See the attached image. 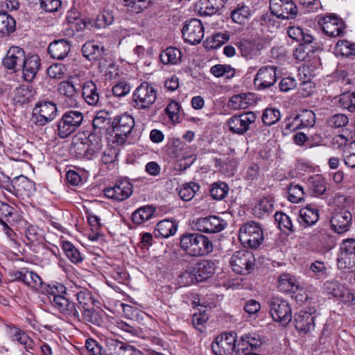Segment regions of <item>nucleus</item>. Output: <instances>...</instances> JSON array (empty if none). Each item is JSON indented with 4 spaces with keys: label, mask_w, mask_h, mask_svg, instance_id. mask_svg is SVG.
Listing matches in <instances>:
<instances>
[{
    "label": "nucleus",
    "mask_w": 355,
    "mask_h": 355,
    "mask_svg": "<svg viewBox=\"0 0 355 355\" xmlns=\"http://www.w3.org/2000/svg\"><path fill=\"white\" fill-rule=\"evenodd\" d=\"M25 58V52L21 48L11 46L3 60V65L8 69L14 70L15 72L19 71Z\"/></svg>",
    "instance_id": "obj_15"
},
{
    "label": "nucleus",
    "mask_w": 355,
    "mask_h": 355,
    "mask_svg": "<svg viewBox=\"0 0 355 355\" xmlns=\"http://www.w3.org/2000/svg\"><path fill=\"white\" fill-rule=\"evenodd\" d=\"M135 126L134 118L128 114L116 116L112 121L113 131L115 134L114 141L118 145H122L131 133Z\"/></svg>",
    "instance_id": "obj_5"
},
{
    "label": "nucleus",
    "mask_w": 355,
    "mask_h": 355,
    "mask_svg": "<svg viewBox=\"0 0 355 355\" xmlns=\"http://www.w3.org/2000/svg\"><path fill=\"white\" fill-rule=\"evenodd\" d=\"M337 56L354 58L355 57V43L348 40H339L334 48Z\"/></svg>",
    "instance_id": "obj_31"
},
{
    "label": "nucleus",
    "mask_w": 355,
    "mask_h": 355,
    "mask_svg": "<svg viewBox=\"0 0 355 355\" xmlns=\"http://www.w3.org/2000/svg\"><path fill=\"white\" fill-rule=\"evenodd\" d=\"M348 153L345 157V163L347 166L354 168L355 167V141L350 144Z\"/></svg>",
    "instance_id": "obj_64"
},
{
    "label": "nucleus",
    "mask_w": 355,
    "mask_h": 355,
    "mask_svg": "<svg viewBox=\"0 0 355 355\" xmlns=\"http://www.w3.org/2000/svg\"><path fill=\"white\" fill-rule=\"evenodd\" d=\"M314 319L315 316L311 313L300 311L294 316L295 327L300 332L309 333L315 328Z\"/></svg>",
    "instance_id": "obj_21"
},
{
    "label": "nucleus",
    "mask_w": 355,
    "mask_h": 355,
    "mask_svg": "<svg viewBox=\"0 0 355 355\" xmlns=\"http://www.w3.org/2000/svg\"><path fill=\"white\" fill-rule=\"evenodd\" d=\"M131 86L126 81H121L115 84L112 87V92L115 96L122 97L130 93Z\"/></svg>",
    "instance_id": "obj_57"
},
{
    "label": "nucleus",
    "mask_w": 355,
    "mask_h": 355,
    "mask_svg": "<svg viewBox=\"0 0 355 355\" xmlns=\"http://www.w3.org/2000/svg\"><path fill=\"white\" fill-rule=\"evenodd\" d=\"M254 103V95L251 93L234 95L229 102L232 110L246 109Z\"/></svg>",
    "instance_id": "obj_28"
},
{
    "label": "nucleus",
    "mask_w": 355,
    "mask_h": 355,
    "mask_svg": "<svg viewBox=\"0 0 355 355\" xmlns=\"http://www.w3.org/2000/svg\"><path fill=\"white\" fill-rule=\"evenodd\" d=\"M211 73L216 77L225 76L227 78L234 76L235 71L230 65L216 64L210 69Z\"/></svg>",
    "instance_id": "obj_45"
},
{
    "label": "nucleus",
    "mask_w": 355,
    "mask_h": 355,
    "mask_svg": "<svg viewBox=\"0 0 355 355\" xmlns=\"http://www.w3.org/2000/svg\"><path fill=\"white\" fill-rule=\"evenodd\" d=\"M239 238L244 246L255 249L263 243V230L259 223L250 221L240 228Z\"/></svg>",
    "instance_id": "obj_4"
},
{
    "label": "nucleus",
    "mask_w": 355,
    "mask_h": 355,
    "mask_svg": "<svg viewBox=\"0 0 355 355\" xmlns=\"http://www.w3.org/2000/svg\"><path fill=\"white\" fill-rule=\"evenodd\" d=\"M272 210L273 202L270 198L268 197L260 199L252 209L253 214L259 218L269 214Z\"/></svg>",
    "instance_id": "obj_33"
},
{
    "label": "nucleus",
    "mask_w": 355,
    "mask_h": 355,
    "mask_svg": "<svg viewBox=\"0 0 355 355\" xmlns=\"http://www.w3.org/2000/svg\"><path fill=\"white\" fill-rule=\"evenodd\" d=\"M281 114L278 109L269 107L264 110L262 121L266 125H272L279 121Z\"/></svg>",
    "instance_id": "obj_44"
},
{
    "label": "nucleus",
    "mask_w": 355,
    "mask_h": 355,
    "mask_svg": "<svg viewBox=\"0 0 355 355\" xmlns=\"http://www.w3.org/2000/svg\"><path fill=\"white\" fill-rule=\"evenodd\" d=\"M228 192V187L224 182L213 184L210 189L211 196L216 200H221L224 198Z\"/></svg>",
    "instance_id": "obj_52"
},
{
    "label": "nucleus",
    "mask_w": 355,
    "mask_h": 355,
    "mask_svg": "<svg viewBox=\"0 0 355 355\" xmlns=\"http://www.w3.org/2000/svg\"><path fill=\"white\" fill-rule=\"evenodd\" d=\"M226 224L224 220L216 216L200 218L196 223L198 230L205 233L220 232L225 229Z\"/></svg>",
    "instance_id": "obj_18"
},
{
    "label": "nucleus",
    "mask_w": 355,
    "mask_h": 355,
    "mask_svg": "<svg viewBox=\"0 0 355 355\" xmlns=\"http://www.w3.org/2000/svg\"><path fill=\"white\" fill-rule=\"evenodd\" d=\"M324 289L328 295L340 300L344 303H351L354 300V295L349 289L337 281L327 282Z\"/></svg>",
    "instance_id": "obj_16"
},
{
    "label": "nucleus",
    "mask_w": 355,
    "mask_h": 355,
    "mask_svg": "<svg viewBox=\"0 0 355 355\" xmlns=\"http://www.w3.org/2000/svg\"><path fill=\"white\" fill-rule=\"evenodd\" d=\"M340 251L355 256V239L344 240L340 245Z\"/></svg>",
    "instance_id": "obj_63"
},
{
    "label": "nucleus",
    "mask_w": 355,
    "mask_h": 355,
    "mask_svg": "<svg viewBox=\"0 0 355 355\" xmlns=\"http://www.w3.org/2000/svg\"><path fill=\"white\" fill-rule=\"evenodd\" d=\"M181 51L174 47H168L159 55L161 62L164 64H178L181 60Z\"/></svg>",
    "instance_id": "obj_32"
},
{
    "label": "nucleus",
    "mask_w": 355,
    "mask_h": 355,
    "mask_svg": "<svg viewBox=\"0 0 355 355\" xmlns=\"http://www.w3.org/2000/svg\"><path fill=\"white\" fill-rule=\"evenodd\" d=\"M300 216L302 219L301 223H304L306 225H312L318 220V209L311 205H307L300 209Z\"/></svg>",
    "instance_id": "obj_36"
},
{
    "label": "nucleus",
    "mask_w": 355,
    "mask_h": 355,
    "mask_svg": "<svg viewBox=\"0 0 355 355\" xmlns=\"http://www.w3.org/2000/svg\"><path fill=\"white\" fill-rule=\"evenodd\" d=\"M88 293L85 291L79 292L77 294L78 302V307L81 311L82 316L86 321L89 320V297Z\"/></svg>",
    "instance_id": "obj_43"
},
{
    "label": "nucleus",
    "mask_w": 355,
    "mask_h": 355,
    "mask_svg": "<svg viewBox=\"0 0 355 355\" xmlns=\"http://www.w3.org/2000/svg\"><path fill=\"white\" fill-rule=\"evenodd\" d=\"M301 127L303 128L312 127L315 123L314 112L310 110H304L298 114Z\"/></svg>",
    "instance_id": "obj_51"
},
{
    "label": "nucleus",
    "mask_w": 355,
    "mask_h": 355,
    "mask_svg": "<svg viewBox=\"0 0 355 355\" xmlns=\"http://www.w3.org/2000/svg\"><path fill=\"white\" fill-rule=\"evenodd\" d=\"M236 46L241 51V55L248 59H252L259 55L263 48L262 44L257 40H243L236 43Z\"/></svg>",
    "instance_id": "obj_23"
},
{
    "label": "nucleus",
    "mask_w": 355,
    "mask_h": 355,
    "mask_svg": "<svg viewBox=\"0 0 355 355\" xmlns=\"http://www.w3.org/2000/svg\"><path fill=\"white\" fill-rule=\"evenodd\" d=\"M15 26L14 18L6 12L0 11V34L10 35L15 31Z\"/></svg>",
    "instance_id": "obj_37"
},
{
    "label": "nucleus",
    "mask_w": 355,
    "mask_h": 355,
    "mask_svg": "<svg viewBox=\"0 0 355 355\" xmlns=\"http://www.w3.org/2000/svg\"><path fill=\"white\" fill-rule=\"evenodd\" d=\"M339 105L350 112H355V91L343 94L339 98Z\"/></svg>",
    "instance_id": "obj_48"
},
{
    "label": "nucleus",
    "mask_w": 355,
    "mask_h": 355,
    "mask_svg": "<svg viewBox=\"0 0 355 355\" xmlns=\"http://www.w3.org/2000/svg\"><path fill=\"white\" fill-rule=\"evenodd\" d=\"M304 191L299 184H291L288 188V199L293 203H298L304 199Z\"/></svg>",
    "instance_id": "obj_42"
},
{
    "label": "nucleus",
    "mask_w": 355,
    "mask_h": 355,
    "mask_svg": "<svg viewBox=\"0 0 355 355\" xmlns=\"http://www.w3.org/2000/svg\"><path fill=\"white\" fill-rule=\"evenodd\" d=\"M318 24L323 32L330 37H340L345 33V24L344 21L335 15L322 17Z\"/></svg>",
    "instance_id": "obj_13"
},
{
    "label": "nucleus",
    "mask_w": 355,
    "mask_h": 355,
    "mask_svg": "<svg viewBox=\"0 0 355 355\" xmlns=\"http://www.w3.org/2000/svg\"><path fill=\"white\" fill-rule=\"evenodd\" d=\"M275 218L282 231H293V224L288 215L282 212H277L275 215Z\"/></svg>",
    "instance_id": "obj_53"
},
{
    "label": "nucleus",
    "mask_w": 355,
    "mask_h": 355,
    "mask_svg": "<svg viewBox=\"0 0 355 355\" xmlns=\"http://www.w3.org/2000/svg\"><path fill=\"white\" fill-rule=\"evenodd\" d=\"M250 16V8L243 4H239L231 12L232 20L239 24H244Z\"/></svg>",
    "instance_id": "obj_39"
},
{
    "label": "nucleus",
    "mask_w": 355,
    "mask_h": 355,
    "mask_svg": "<svg viewBox=\"0 0 355 355\" xmlns=\"http://www.w3.org/2000/svg\"><path fill=\"white\" fill-rule=\"evenodd\" d=\"M216 262L211 260H201L189 267L179 278L180 282L187 286L195 282H202L210 277L216 270Z\"/></svg>",
    "instance_id": "obj_2"
},
{
    "label": "nucleus",
    "mask_w": 355,
    "mask_h": 355,
    "mask_svg": "<svg viewBox=\"0 0 355 355\" xmlns=\"http://www.w3.org/2000/svg\"><path fill=\"white\" fill-rule=\"evenodd\" d=\"M270 10L272 15L280 19H293L298 10L292 0H270Z\"/></svg>",
    "instance_id": "obj_12"
},
{
    "label": "nucleus",
    "mask_w": 355,
    "mask_h": 355,
    "mask_svg": "<svg viewBox=\"0 0 355 355\" xmlns=\"http://www.w3.org/2000/svg\"><path fill=\"white\" fill-rule=\"evenodd\" d=\"M155 213V209L150 206H144L138 208L132 215V220L134 223L140 225L150 220Z\"/></svg>",
    "instance_id": "obj_35"
},
{
    "label": "nucleus",
    "mask_w": 355,
    "mask_h": 355,
    "mask_svg": "<svg viewBox=\"0 0 355 355\" xmlns=\"http://www.w3.org/2000/svg\"><path fill=\"white\" fill-rule=\"evenodd\" d=\"M352 219L351 213L347 210L341 209L336 211L330 220L332 229L338 234L346 232L349 229Z\"/></svg>",
    "instance_id": "obj_19"
},
{
    "label": "nucleus",
    "mask_w": 355,
    "mask_h": 355,
    "mask_svg": "<svg viewBox=\"0 0 355 355\" xmlns=\"http://www.w3.org/2000/svg\"><path fill=\"white\" fill-rule=\"evenodd\" d=\"M62 249L66 256L73 263H78L82 261V257L80 252L74 245L69 242L64 241L62 244Z\"/></svg>",
    "instance_id": "obj_46"
},
{
    "label": "nucleus",
    "mask_w": 355,
    "mask_h": 355,
    "mask_svg": "<svg viewBox=\"0 0 355 355\" xmlns=\"http://www.w3.org/2000/svg\"><path fill=\"white\" fill-rule=\"evenodd\" d=\"M348 117L343 114H334L329 117L327 121L329 125L335 128L344 127L348 123Z\"/></svg>",
    "instance_id": "obj_55"
},
{
    "label": "nucleus",
    "mask_w": 355,
    "mask_h": 355,
    "mask_svg": "<svg viewBox=\"0 0 355 355\" xmlns=\"http://www.w3.org/2000/svg\"><path fill=\"white\" fill-rule=\"evenodd\" d=\"M180 243L185 253L193 257L205 256L213 250L212 242L200 233L184 234L181 236Z\"/></svg>",
    "instance_id": "obj_1"
},
{
    "label": "nucleus",
    "mask_w": 355,
    "mask_h": 355,
    "mask_svg": "<svg viewBox=\"0 0 355 355\" xmlns=\"http://www.w3.org/2000/svg\"><path fill=\"white\" fill-rule=\"evenodd\" d=\"M277 81L276 68L273 66H267L261 68L254 78V83L261 88H268L273 85Z\"/></svg>",
    "instance_id": "obj_20"
},
{
    "label": "nucleus",
    "mask_w": 355,
    "mask_h": 355,
    "mask_svg": "<svg viewBox=\"0 0 355 355\" xmlns=\"http://www.w3.org/2000/svg\"><path fill=\"white\" fill-rule=\"evenodd\" d=\"M310 270L318 278L326 277L327 268L324 262L315 261L310 266Z\"/></svg>",
    "instance_id": "obj_58"
},
{
    "label": "nucleus",
    "mask_w": 355,
    "mask_h": 355,
    "mask_svg": "<svg viewBox=\"0 0 355 355\" xmlns=\"http://www.w3.org/2000/svg\"><path fill=\"white\" fill-rule=\"evenodd\" d=\"M124 6L135 13H139L146 8L151 0H123Z\"/></svg>",
    "instance_id": "obj_49"
},
{
    "label": "nucleus",
    "mask_w": 355,
    "mask_h": 355,
    "mask_svg": "<svg viewBox=\"0 0 355 355\" xmlns=\"http://www.w3.org/2000/svg\"><path fill=\"white\" fill-rule=\"evenodd\" d=\"M308 191L311 195L318 196L323 194L327 190V184L321 175L310 177L307 182Z\"/></svg>",
    "instance_id": "obj_30"
},
{
    "label": "nucleus",
    "mask_w": 355,
    "mask_h": 355,
    "mask_svg": "<svg viewBox=\"0 0 355 355\" xmlns=\"http://www.w3.org/2000/svg\"><path fill=\"white\" fill-rule=\"evenodd\" d=\"M47 293L49 295V300L53 298V297L64 295L67 294L66 287L58 282H53L48 286Z\"/></svg>",
    "instance_id": "obj_56"
},
{
    "label": "nucleus",
    "mask_w": 355,
    "mask_h": 355,
    "mask_svg": "<svg viewBox=\"0 0 355 355\" xmlns=\"http://www.w3.org/2000/svg\"><path fill=\"white\" fill-rule=\"evenodd\" d=\"M182 32L185 42L191 44H199L204 37L203 26L197 19L187 20Z\"/></svg>",
    "instance_id": "obj_14"
},
{
    "label": "nucleus",
    "mask_w": 355,
    "mask_h": 355,
    "mask_svg": "<svg viewBox=\"0 0 355 355\" xmlns=\"http://www.w3.org/2000/svg\"><path fill=\"white\" fill-rule=\"evenodd\" d=\"M270 312L274 320L286 324L292 318L291 308L287 301L279 298L272 297L268 301Z\"/></svg>",
    "instance_id": "obj_10"
},
{
    "label": "nucleus",
    "mask_w": 355,
    "mask_h": 355,
    "mask_svg": "<svg viewBox=\"0 0 355 355\" xmlns=\"http://www.w3.org/2000/svg\"><path fill=\"white\" fill-rule=\"evenodd\" d=\"M355 256L348 254L347 253L343 252L340 251L338 254V257L337 259L338 266L340 269L349 268L352 265V259H354Z\"/></svg>",
    "instance_id": "obj_59"
},
{
    "label": "nucleus",
    "mask_w": 355,
    "mask_h": 355,
    "mask_svg": "<svg viewBox=\"0 0 355 355\" xmlns=\"http://www.w3.org/2000/svg\"><path fill=\"white\" fill-rule=\"evenodd\" d=\"M15 184H17V190L24 191L26 195H31L35 191V183L25 176L18 177Z\"/></svg>",
    "instance_id": "obj_41"
},
{
    "label": "nucleus",
    "mask_w": 355,
    "mask_h": 355,
    "mask_svg": "<svg viewBox=\"0 0 355 355\" xmlns=\"http://www.w3.org/2000/svg\"><path fill=\"white\" fill-rule=\"evenodd\" d=\"M225 4L224 0H199L196 3V10L202 16L215 14Z\"/></svg>",
    "instance_id": "obj_27"
},
{
    "label": "nucleus",
    "mask_w": 355,
    "mask_h": 355,
    "mask_svg": "<svg viewBox=\"0 0 355 355\" xmlns=\"http://www.w3.org/2000/svg\"><path fill=\"white\" fill-rule=\"evenodd\" d=\"M70 49L69 42L62 39L52 42L48 47V52L53 58L62 60L67 56Z\"/></svg>",
    "instance_id": "obj_26"
},
{
    "label": "nucleus",
    "mask_w": 355,
    "mask_h": 355,
    "mask_svg": "<svg viewBox=\"0 0 355 355\" xmlns=\"http://www.w3.org/2000/svg\"><path fill=\"white\" fill-rule=\"evenodd\" d=\"M177 230L175 224L169 220H163L159 222L155 228V235L162 238H168L175 234Z\"/></svg>",
    "instance_id": "obj_34"
},
{
    "label": "nucleus",
    "mask_w": 355,
    "mask_h": 355,
    "mask_svg": "<svg viewBox=\"0 0 355 355\" xmlns=\"http://www.w3.org/2000/svg\"><path fill=\"white\" fill-rule=\"evenodd\" d=\"M24 284L33 288H39L42 286V281L37 273L27 270Z\"/></svg>",
    "instance_id": "obj_61"
},
{
    "label": "nucleus",
    "mask_w": 355,
    "mask_h": 355,
    "mask_svg": "<svg viewBox=\"0 0 355 355\" xmlns=\"http://www.w3.org/2000/svg\"><path fill=\"white\" fill-rule=\"evenodd\" d=\"M199 189V187L193 182L184 184L179 191V196L184 201L191 200L196 191Z\"/></svg>",
    "instance_id": "obj_47"
},
{
    "label": "nucleus",
    "mask_w": 355,
    "mask_h": 355,
    "mask_svg": "<svg viewBox=\"0 0 355 355\" xmlns=\"http://www.w3.org/2000/svg\"><path fill=\"white\" fill-rule=\"evenodd\" d=\"M91 66L96 67L99 72H102L108 65L105 58V49L99 44H93L90 49Z\"/></svg>",
    "instance_id": "obj_25"
},
{
    "label": "nucleus",
    "mask_w": 355,
    "mask_h": 355,
    "mask_svg": "<svg viewBox=\"0 0 355 355\" xmlns=\"http://www.w3.org/2000/svg\"><path fill=\"white\" fill-rule=\"evenodd\" d=\"M157 94V89L150 83L143 82L132 93V106L137 110H147L155 102Z\"/></svg>",
    "instance_id": "obj_3"
},
{
    "label": "nucleus",
    "mask_w": 355,
    "mask_h": 355,
    "mask_svg": "<svg viewBox=\"0 0 355 355\" xmlns=\"http://www.w3.org/2000/svg\"><path fill=\"white\" fill-rule=\"evenodd\" d=\"M58 91L60 94L64 96V98H69L71 105L74 103V96L77 89L74 85L73 78L61 82L58 87Z\"/></svg>",
    "instance_id": "obj_38"
},
{
    "label": "nucleus",
    "mask_w": 355,
    "mask_h": 355,
    "mask_svg": "<svg viewBox=\"0 0 355 355\" xmlns=\"http://www.w3.org/2000/svg\"><path fill=\"white\" fill-rule=\"evenodd\" d=\"M211 349L216 355H237L236 333L230 332L219 335L213 342Z\"/></svg>",
    "instance_id": "obj_7"
},
{
    "label": "nucleus",
    "mask_w": 355,
    "mask_h": 355,
    "mask_svg": "<svg viewBox=\"0 0 355 355\" xmlns=\"http://www.w3.org/2000/svg\"><path fill=\"white\" fill-rule=\"evenodd\" d=\"M113 21L114 16L112 13L105 10L97 16L95 26L98 28H105L112 24Z\"/></svg>",
    "instance_id": "obj_54"
},
{
    "label": "nucleus",
    "mask_w": 355,
    "mask_h": 355,
    "mask_svg": "<svg viewBox=\"0 0 355 355\" xmlns=\"http://www.w3.org/2000/svg\"><path fill=\"white\" fill-rule=\"evenodd\" d=\"M41 7L46 12H53L60 7L61 0H40Z\"/></svg>",
    "instance_id": "obj_62"
},
{
    "label": "nucleus",
    "mask_w": 355,
    "mask_h": 355,
    "mask_svg": "<svg viewBox=\"0 0 355 355\" xmlns=\"http://www.w3.org/2000/svg\"><path fill=\"white\" fill-rule=\"evenodd\" d=\"M50 302L56 309L65 315H73L78 318L80 316L74 304L70 302L65 295L53 297V299L51 298Z\"/></svg>",
    "instance_id": "obj_24"
},
{
    "label": "nucleus",
    "mask_w": 355,
    "mask_h": 355,
    "mask_svg": "<svg viewBox=\"0 0 355 355\" xmlns=\"http://www.w3.org/2000/svg\"><path fill=\"white\" fill-rule=\"evenodd\" d=\"M21 67V71H22L24 80L31 82L35 77L40 69V58L37 55L25 58Z\"/></svg>",
    "instance_id": "obj_22"
},
{
    "label": "nucleus",
    "mask_w": 355,
    "mask_h": 355,
    "mask_svg": "<svg viewBox=\"0 0 355 355\" xmlns=\"http://www.w3.org/2000/svg\"><path fill=\"white\" fill-rule=\"evenodd\" d=\"M279 289L285 293H295L300 288V283L296 278L288 273L282 274L278 279Z\"/></svg>",
    "instance_id": "obj_29"
},
{
    "label": "nucleus",
    "mask_w": 355,
    "mask_h": 355,
    "mask_svg": "<svg viewBox=\"0 0 355 355\" xmlns=\"http://www.w3.org/2000/svg\"><path fill=\"white\" fill-rule=\"evenodd\" d=\"M83 114L79 111H68L58 123V135L62 139L68 137L81 124Z\"/></svg>",
    "instance_id": "obj_6"
},
{
    "label": "nucleus",
    "mask_w": 355,
    "mask_h": 355,
    "mask_svg": "<svg viewBox=\"0 0 355 355\" xmlns=\"http://www.w3.org/2000/svg\"><path fill=\"white\" fill-rule=\"evenodd\" d=\"M256 119L257 115L253 112H246L232 116L227 120V124L232 132L243 135L250 130Z\"/></svg>",
    "instance_id": "obj_11"
},
{
    "label": "nucleus",
    "mask_w": 355,
    "mask_h": 355,
    "mask_svg": "<svg viewBox=\"0 0 355 355\" xmlns=\"http://www.w3.org/2000/svg\"><path fill=\"white\" fill-rule=\"evenodd\" d=\"M230 266L236 273L246 275L250 272L254 266V257L252 252L239 250L234 252L230 261Z\"/></svg>",
    "instance_id": "obj_9"
},
{
    "label": "nucleus",
    "mask_w": 355,
    "mask_h": 355,
    "mask_svg": "<svg viewBox=\"0 0 355 355\" xmlns=\"http://www.w3.org/2000/svg\"><path fill=\"white\" fill-rule=\"evenodd\" d=\"M57 115L56 105L51 101L37 103L32 114V121L38 125L43 126L53 121Z\"/></svg>",
    "instance_id": "obj_8"
},
{
    "label": "nucleus",
    "mask_w": 355,
    "mask_h": 355,
    "mask_svg": "<svg viewBox=\"0 0 355 355\" xmlns=\"http://www.w3.org/2000/svg\"><path fill=\"white\" fill-rule=\"evenodd\" d=\"M132 193V185L128 181L116 182L114 187L104 190L105 196L116 201H123L129 198Z\"/></svg>",
    "instance_id": "obj_17"
},
{
    "label": "nucleus",
    "mask_w": 355,
    "mask_h": 355,
    "mask_svg": "<svg viewBox=\"0 0 355 355\" xmlns=\"http://www.w3.org/2000/svg\"><path fill=\"white\" fill-rule=\"evenodd\" d=\"M103 225L100 216L90 214V231L94 233V235L90 234V241H96L100 236H103L101 231Z\"/></svg>",
    "instance_id": "obj_40"
},
{
    "label": "nucleus",
    "mask_w": 355,
    "mask_h": 355,
    "mask_svg": "<svg viewBox=\"0 0 355 355\" xmlns=\"http://www.w3.org/2000/svg\"><path fill=\"white\" fill-rule=\"evenodd\" d=\"M66 71L65 66L62 64H55L50 66L47 70L49 77L55 79L62 78Z\"/></svg>",
    "instance_id": "obj_60"
},
{
    "label": "nucleus",
    "mask_w": 355,
    "mask_h": 355,
    "mask_svg": "<svg viewBox=\"0 0 355 355\" xmlns=\"http://www.w3.org/2000/svg\"><path fill=\"white\" fill-rule=\"evenodd\" d=\"M108 124V114L104 110L96 112L95 117L92 121V125L94 130H98L97 132H100L101 130L105 129Z\"/></svg>",
    "instance_id": "obj_50"
}]
</instances>
